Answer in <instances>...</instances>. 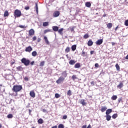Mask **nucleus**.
<instances>
[{"label": "nucleus", "instance_id": "nucleus-16", "mask_svg": "<svg viewBox=\"0 0 128 128\" xmlns=\"http://www.w3.org/2000/svg\"><path fill=\"white\" fill-rule=\"evenodd\" d=\"M107 110L106 106H102L100 110L102 112H105Z\"/></svg>", "mask_w": 128, "mask_h": 128}, {"label": "nucleus", "instance_id": "nucleus-2", "mask_svg": "<svg viewBox=\"0 0 128 128\" xmlns=\"http://www.w3.org/2000/svg\"><path fill=\"white\" fill-rule=\"evenodd\" d=\"M14 18H20L22 16V12L18 10H16L14 12Z\"/></svg>", "mask_w": 128, "mask_h": 128}, {"label": "nucleus", "instance_id": "nucleus-52", "mask_svg": "<svg viewBox=\"0 0 128 128\" xmlns=\"http://www.w3.org/2000/svg\"><path fill=\"white\" fill-rule=\"evenodd\" d=\"M40 40H40V38H38V40H37V42H40Z\"/></svg>", "mask_w": 128, "mask_h": 128}, {"label": "nucleus", "instance_id": "nucleus-21", "mask_svg": "<svg viewBox=\"0 0 128 128\" xmlns=\"http://www.w3.org/2000/svg\"><path fill=\"white\" fill-rule=\"evenodd\" d=\"M80 103L82 106H84V105L86 104L84 100H80Z\"/></svg>", "mask_w": 128, "mask_h": 128}, {"label": "nucleus", "instance_id": "nucleus-62", "mask_svg": "<svg viewBox=\"0 0 128 128\" xmlns=\"http://www.w3.org/2000/svg\"><path fill=\"white\" fill-rule=\"evenodd\" d=\"M112 45L114 46L115 45V43L114 42H112Z\"/></svg>", "mask_w": 128, "mask_h": 128}, {"label": "nucleus", "instance_id": "nucleus-3", "mask_svg": "<svg viewBox=\"0 0 128 128\" xmlns=\"http://www.w3.org/2000/svg\"><path fill=\"white\" fill-rule=\"evenodd\" d=\"M22 64H24V66H28L30 64V61L28 60H26V58H22L21 60Z\"/></svg>", "mask_w": 128, "mask_h": 128}, {"label": "nucleus", "instance_id": "nucleus-37", "mask_svg": "<svg viewBox=\"0 0 128 128\" xmlns=\"http://www.w3.org/2000/svg\"><path fill=\"white\" fill-rule=\"evenodd\" d=\"M29 35L32 36V29H31L29 31Z\"/></svg>", "mask_w": 128, "mask_h": 128}, {"label": "nucleus", "instance_id": "nucleus-61", "mask_svg": "<svg viewBox=\"0 0 128 128\" xmlns=\"http://www.w3.org/2000/svg\"><path fill=\"white\" fill-rule=\"evenodd\" d=\"M126 60H128V54L125 58Z\"/></svg>", "mask_w": 128, "mask_h": 128}, {"label": "nucleus", "instance_id": "nucleus-1", "mask_svg": "<svg viewBox=\"0 0 128 128\" xmlns=\"http://www.w3.org/2000/svg\"><path fill=\"white\" fill-rule=\"evenodd\" d=\"M22 90V85H14L13 86L12 88V92H20Z\"/></svg>", "mask_w": 128, "mask_h": 128}, {"label": "nucleus", "instance_id": "nucleus-9", "mask_svg": "<svg viewBox=\"0 0 128 128\" xmlns=\"http://www.w3.org/2000/svg\"><path fill=\"white\" fill-rule=\"evenodd\" d=\"M52 30L55 32H58V27L57 26H53L52 27Z\"/></svg>", "mask_w": 128, "mask_h": 128}, {"label": "nucleus", "instance_id": "nucleus-8", "mask_svg": "<svg viewBox=\"0 0 128 128\" xmlns=\"http://www.w3.org/2000/svg\"><path fill=\"white\" fill-rule=\"evenodd\" d=\"M10 16V14L8 13V11L5 10L4 14V18H6V16Z\"/></svg>", "mask_w": 128, "mask_h": 128}, {"label": "nucleus", "instance_id": "nucleus-35", "mask_svg": "<svg viewBox=\"0 0 128 128\" xmlns=\"http://www.w3.org/2000/svg\"><path fill=\"white\" fill-rule=\"evenodd\" d=\"M67 95L68 96H70L72 95V92L70 90H68L67 92Z\"/></svg>", "mask_w": 128, "mask_h": 128}, {"label": "nucleus", "instance_id": "nucleus-30", "mask_svg": "<svg viewBox=\"0 0 128 128\" xmlns=\"http://www.w3.org/2000/svg\"><path fill=\"white\" fill-rule=\"evenodd\" d=\"M72 80H73L74 81V80H75L76 79H77V78H78L76 77V75H75V74L73 75V76H72Z\"/></svg>", "mask_w": 128, "mask_h": 128}, {"label": "nucleus", "instance_id": "nucleus-4", "mask_svg": "<svg viewBox=\"0 0 128 128\" xmlns=\"http://www.w3.org/2000/svg\"><path fill=\"white\" fill-rule=\"evenodd\" d=\"M64 80V78L63 77L60 76V78H58V79L56 81V82L58 84H60L61 82H63Z\"/></svg>", "mask_w": 128, "mask_h": 128}, {"label": "nucleus", "instance_id": "nucleus-63", "mask_svg": "<svg viewBox=\"0 0 128 128\" xmlns=\"http://www.w3.org/2000/svg\"><path fill=\"white\" fill-rule=\"evenodd\" d=\"M118 26L116 27V29H115V30L116 31L117 30V29L118 28Z\"/></svg>", "mask_w": 128, "mask_h": 128}, {"label": "nucleus", "instance_id": "nucleus-32", "mask_svg": "<svg viewBox=\"0 0 128 128\" xmlns=\"http://www.w3.org/2000/svg\"><path fill=\"white\" fill-rule=\"evenodd\" d=\"M44 63H45L44 61L41 62L40 63V66H44Z\"/></svg>", "mask_w": 128, "mask_h": 128}, {"label": "nucleus", "instance_id": "nucleus-15", "mask_svg": "<svg viewBox=\"0 0 128 128\" xmlns=\"http://www.w3.org/2000/svg\"><path fill=\"white\" fill-rule=\"evenodd\" d=\"M112 112V109H108L106 110V115H110L109 114H110Z\"/></svg>", "mask_w": 128, "mask_h": 128}, {"label": "nucleus", "instance_id": "nucleus-5", "mask_svg": "<svg viewBox=\"0 0 128 128\" xmlns=\"http://www.w3.org/2000/svg\"><path fill=\"white\" fill-rule=\"evenodd\" d=\"M32 50V48L30 46H28V47L26 48L25 49V52H30Z\"/></svg>", "mask_w": 128, "mask_h": 128}, {"label": "nucleus", "instance_id": "nucleus-49", "mask_svg": "<svg viewBox=\"0 0 128 128\" xmlns=\"http://www.w3.org/2000/svg\"><path fill=\"white\" fill-rule=\"evenodd\" d=\"M36 96V94H34V92H32V98H34Z\"/></svg>", "mask_w": 128, "mask_h": 128}, {"label": "nucleus", "instance_id": "nucleus-57", "mask_svg": "<svg viewBox=\"0 0 128 128\" xmlns=\"http://www.w3.org/2000/svg\"><path fill=\"white\" fill-rule=\"evenodd\" d=\"M42 112H46L47 111H46V109H43V110H42Z\"/></svg>", "mask_w": 128, "mask_h": 128}, {"label": "nucleus", "instance_id": "nucleus-7", "mask_svg": "<svg viewBox=\"0 0 128 128\" xmlns=\"http://www.w3.org/2000/svg\"><path fill=\"white\" fill-rule=\"evenodd\" d=\"M102 42H103L102 39H100V40H97V41L96 42V44L97 45L100 46V45L101 44H102Z\"/></svg>", "mask_w": 128, "mask_h": 128}, {"label": "nucleus", "instance_id": "nucleus-42", "mask_svg": "<svg viewBox=\"0 0 128 128\" xmlns=\"http://www.w3.org/2000/svg\"><path fill=\"white\" fill-rule=\"evenodd\" d=\"M55 97H56V98H58L60 97V95L59 94H55Z\"/></svg>", "mask_w": 128, "mask_h": 128}, {"label": "nucleus", "instance_id": "nucleus-27", "mask_svg": "<svg viewBox=\"0 0 128 128\" xmlns=\"http://www.w3.org/2000/svg\"><path fill=\"white\" fill-rule=\"evenodd\" d=\"M117 98H118V96H113L112 97L111 99L113 100H116Z\"/></svg>", "mask_w": 128, "mask_h": 128}, {"label": "nucleus", "instance_id": "nucleus-25", "mask_svg": "<svg viewBox=\"0 0 128 128\" xmlns=\"http://www.w3.org/2000/svg\"><path fill=\"white\" fill-rule=\"evenodd\" d=\"M38 123L40 124H42L44 123V120L42 118H40L38 120Z\"/></svg>", "mask_w": 128, "mask_h": 128}, {"label": "nucleus", "instance_id": "nucleus-33", "mask_svg": "<svg viewBox=\"0 0 128 128\" xmlns=\"http://www.w3.org/2000/svg\"><path fill=\"white\" fill-rule=\"evenodd\" d=\"M42 26H48V22H44Z\"/></svg>", "mask_w": 128, "mask_h": 128}, {"label": "nucleus", "instance_id": "nucleus-43", "mask_svg": "<svg viewBox=\"0 0 128 128\" xmlns=\"http://www.w3.org/2000/svg\"><path fill=\"white\" fill-rule=\"evenodd\" d=\"M124 24L126 26H128V20L125 21Z\"/></svg>", "mask_w": 128, "mask_h": 128}, {"label": "nucleus", "instance_id": "nucleus-24", "mask_svg": "<svg viewBox=\"0 0 128 128\" xmlns=\"http://www.w3.org/2000/svg\"><path fill=\"white\" fill-rule=\"evenodd\" d=\"M112 26V23H109L107 24V28L109 29L111 28Z\"/></svg>", "mask_w": 128, "mask_h": 128}, {"label": "nucleus", "instance_id": "nucleus-59", "mask_svg": "<svg viewBox=\"0 0 128 128\" xmlns=\"http://www.w3.org/2000/svg\"><path fill=\"white\" fill-rule=\"evenodd\" d=\"M16 63V62H11V66H12L14 64H15Z\"/></svg>", "mask_w": 128, "mask_h": 128}, {"label": "nucleus", "instance_id": "nucleus-56", "mask_svg": "<svg viewBox=\"0 0 128 128\" xmlns=\"http://www.w3.org/2000/svg\"><path fill=\"white\" fill-rule=\"evenodd\" d=\"M94 52V51L92 50V51L90 52V54L92 55Z\"/></svg>", "mask_w": 128, "mask_h": 128}, {"label": "nucleus", "instance_id": "nucleus-31", "mask_svg": "<svg viewBox=\"0 0 128 128\" xmlns=\"http://www.w3.org/2000/svg\"><path fill=\"white\" fill-rule=\"evenodd\" d=\"M70 50V48H69V47H67L66 50H65V52H66V53H68Z\"/></svg>", "mask_w": 128, "mask_h": 128}, {"label": "nucleus", "instance_id": "nucleus-6", "mask_svg": "<svg viewBox=\"0 0 128 128\" xmlns=\"http://www.w3.org/2000/svg\"><path fill=\"white\" fill-rule=\"evenodd\" d=\"M60 14V13L58 11H56L53 14V16L54 18H56V17L58 16Z\"/></svg>", "mask_w": 128, "mask_h": 128}, {"label": "nucleus", "instance_id": "nucleus-36", "mask_svg": "<svg viewBox=\"0 0 128 128\" xmlns=\"http://www.w3.org/2000/svg\"><path fill=\"white\" fill-rule=\"evenodd\" d=\"M88 37H89V36H88V34H84V39H86V38H88Z\"/></svg>", "mask_w": 128, "mask_h": 128}, {"label": "nucleus", "instance_id": "nucleus-10", "mask_svg": "<svg viewBox=\"0 0 128 128\" xmlns=\"http://www.w3.org/2000/svg\"><path fill=\"white\" fill-rule=\"evenodd\" d=\"M124 86V84L122 82H120V84L117 86V88L119 89H121Z\"/></svg>", "mask_w": 128, "mask_h": 128}, {"label": "nucleus", "instance_id": "nucleus-51", "mask_svg": "<svg viewBox=\"0 0 128 128\" xmlns=\"http://www.w3.org/2000/svg\"><path fill=\"white\" fill-rule=\"evenodd\" d=\"M94 66H95V67L96 68H98L99 66V65L98 64H96Z\"/></svg>", "mask_w": 128, "mask_h": 128}, {"label": "nucleus", "instance_id": "nucleus-29", "mask_svg": "<svg viewBox=\"0 0 128 128\" xmlns=\"http://www.w3.org/2000/svg\"><path fill=\"white\" fill-rule=\"evenodd\" d=\"M118 115L117 114H114L112 116V118H114V119H115L117 117H118Z\"/></svg>", "mask_w": 128, "mask_h": 128}, {"label": "nucleus", "instance_id": "nucleus-41", "mask_svg": "<svg viewBox=\"0 0 128 128\" xmlns=\"http://www.w3.org/2000/svg\"><path fill=\"white\" fill-rule=\"evenodd\" d=\"M18 28H26V27L24 26H22V25H20L19 26H18Z\"/></svg>", "mask_w": 128, "mask_h": 128}, {"label": "nucleus", "instance_id": "nucleus-34", "mask_svg": "<svg viewBox=\"0 0 128 128\" xmlns=\"http://www.w3.org/2000/svg\"><path fill=\"white\" fill-rule=\"evenodd\" d=\"M62 74L66 78L67 76L66 71L63 72Z\"/></svg>", "mask_w": 128, "mask_h": 128}, {"label": "nucleus", "instance_id": "nucleus-22", "mask_svg": "<svg viewBox=\"0 0 128 128\" xmlns=\"http://www.w3.org/2000/svg\"><path fill=\"white\" fill-rule=\"evenodd\" d=\"M80 63H77L74 66V68H80Z\"/></svg>", "mask_w": 128, "mask_h": 128}, {"label": "nucleus", "instance_id": "nucleus-60", "mask_svg": "<svg viewBox=\"0 0 128 128\" xmlns=\"http://www.w3.org/2000/svg\"><path fill=\"white\" fill-rule=\"evenodd\" d=\"M87 128H91V126H90V124H89V125L88 126Z\"/></svg>", "mask_w": 128, "mask_h": 128}, {"label": "nucleus", "instance_id": "nucleus-19", "mask_svg": "<svg viewBox=\"0 0 128 128\" xmlns=\"http://www.w3.org/2000/svg\"><path fill=\"white\" fill-rule=\"evenodd\" d=\"M76 62L74 60H70V62H69V64H70V65H73Z\"/></svg>", "mask_w": 128, "mask_h": 128}, {"label": "nucleus", "instance_id": "nucleus-26", "mask_svg": "<svg viewBox=\"0 0 128 128\" xmlns=\"http://www.w3.org/2000/svg\"><path fill=\"white\" fill-rule=\"evenodd\" d=\"M7 118H14V116H12V114H8L7 116Z\"/></svg>", "mask_w": 128, "mask_h": 128}, {"label": "nucleus", "instance_id": "nucleus-58", "mask_svg": "<svg viewBox=\"0 0 128 128\" xmlns=\"http://www.w3.org/2000/svg\"><path fill=\"white\" fill-rule=\"evenodd\" d=\"M82 128H86V125H84Z\"/></svg>", "mask_w": 128, "mask_h": 128}, {"label": "nucleus", "instance_id": "nucleus-50", "mask_svg": "<svg viewBox=\"0 0 128 128\" xmlns=\"http://www.w3.org/2000/svg\"><path fill=\"white\" fill-rule=\"evenodd\" d=\"M86 54L85 52L82 51V56H84V54Z\"/></svg>", "mask_w": 128, "mask_h": 128}, {"label": "nucleus", "instance_id": "nucleus-44", "mask_svg": "<svg viewBox=\"0 0 128 128\" xmlns=\"http://www.w3.org/2000/svg\"><path fill=\"white\" fill-rule=\"evenodd\" d=\"M24 10H30V6H25Z\"/></svg>", "mask_w": 128, "mask_h": 128}, {"label": "nucleus", "instance_id": "nucleus-17", "mask_svg": "<svg viewBox=\"0 0 128 128\" xmlns=\"http://www.w3.org/2000/svg\"><path fill=\"white\" fill-rule=\"evenodd\" d=\"M44 40L46 44H50V42H48V38H46V36L44 37Z\"/></svg>", "mask_w": 128, "mask_h": 128}, {"label": "nucleus", "instance_id": "nucleus-48", "mask_svg": "<svg viewBox=\"0 0 128 128\" xmlns=\"http://www.w3.org/2000/svg\"><path fill=\"white\" fill-rule=\"evenodd\" d=\"M122 100V98H120L118 100V103H120Z\"/></svg>", "mask_w": 128, "mask_h": 128}, {"label": "nucleus", "instance_id": "nucleus-12", "mask_svg": "<svg viewBox=\"0 0 128 128\" xmlns=\"http://www.w3.org/2000/svg\"><path fill=\"white\" fill-rule=\"evenodd\" d=\"M93 44H94V42H92V41L91 40H90L88 42V45L89 46H92Z\"/></svg>", "mask_w": 128, "mask_h": 128}, {"label": "nucleus", "instance_id": "nucleus-54", "mask_svg": "<svg viewBox=\"0 0 128 128\" xmlns=\"http://www.w3.org/2000/svg\"><path fill=\"white\" fill-rule=\"evenodd\" d=\"M36 40V36L33 37V40Z\"/></svg>", "mask_w": 128, "mask_h": 128}, {"label": "nucleus", "instance_id": "nucleus-28", "mask_svg": "<svg viewBox=\"0 0 128 128\" xmlns=\"http://www.w3.org/2000/svg\"><path fill=\"white\" fill-rule=\"evenodd\" d=\"M116 68L117 70L119 71L120 70V66H119L118 64H116Z\"/></svg>", "mask_w": 128, "mask_h": 128}, {"label": "nucleus", "instance_id": "nucleus-14", "mask_svg": "<svg viewBox=\"0 0 128 128\" xmlns=\"http://www.w3.org/2000/svg\"><path fill=\"white\" fill-rule=\"evenodd\" d=\"M105 117L106 118V120L108 121H110L111 119V118H112V116L110 114H106Z\"/></svg>", "mask_w": 128, "mask_h": 128}, {"label": "nucleus", "instance_id": "nucleus-23", "mask_svg": "<svg viewBox=\"0 0 128 128\" xmlns=\"http://www.w3.org/2000/svg\"><path fill=\"white\" fill-rule=\"evenodd\" d=\"M76 48V44L72 46V50L74 51Z\"/></svg>", "mask_w": 128, "mask_h": 128}, {"label": "nucleus", "instance_id": "nucleus-55", "mask_svg": "<svg viewBox=\"0 0 128 128\" xmlns=\"http://www.w3.org/2000/svg\"><path fill=\"white\" fill-rule=\"evenodd\" d=\"M51 128H58V126H52Z\"/></svg>", "mask_w": 128, "mask_h": 128}, {"label": "nucleus", "instance_id": "nucleus-39", "mask_svg": "<svg viewBox=\"0 0 128 128\" xmlns=\"http://www.w3.org/2000/svg\"><path fill=\"white\" fill-rule=\"evenodd\" d=\"M38 54V53L34 51L32 52V56H36V54Z\"/></svg>", "mask_w": 128, "mask_h": 128}, {"label": "nucleus", "instance_id": "nucleus-46", "mask_svg": "<svg viewBox=\"0 0 128 128\" xmlns=\"http://www.w3.org/2000/svg\"><path fill=\"white\" fill-rule=\"evenodd\" d=\"M24 80H26V82H28V77H25V78H24Z\"/></svg>", "mask_w": 128, "mask_h": 128}, {"label": "nucleus", "instance_id": "nucleus-18", "mask_svg": "<svg viewBox=\"0 0 128 128\" xmlns=\"http://www.w3.org/2000/svg\"><path fill=\"white\" fill-rule=\"evenodd\" d=\"M36 14H38V3H36Z\"/></svg>", "mask_w": 128, "mask_h": 128}, {"label": "nucleus", "instance_id": "nucleus-38", "mask_svg": "<svg viewBox=\"0 0 128 128\" xmlns=\"http://www.w3.org/2000/svg\"><path fill=\"white\" fill-rule=\"evenodd\" d=\"M52 32V31L50 30H44V34H46L47 32Z\"/></svg>", "mask_w": 128, "mask_h": 128}, {"label": "nucleus", "instance_id": "nucleus-11", "mask_svg": "<svg viewBox=\"0 0 128 128\" xmlns=\"http://www.w3.org/2000/svg\"><path fill=\"white\" fill-rule=\"evenodd\" d=\"M16 70L19 72H22V70H24V68H22V66H18L16 68Z\"/></svg>", "mask_w": 128, "mask_h": 128}, {"label": "nucleus", "instance_id": "nucleus-40", "mask_svg": "<svg viewBox=\"0 0 128 128\" xmlns=\"http://www.w3.org/2000/svg\"><path fill=\"white\" fill-rule=\"evenodd\" d=\"M58 128H64V126L62 124H60L58 126Z\"/></svg>", "mask_w": 128, "mask_h": 128}, {"label": "nucleus", "instance_id": "nucleus-13", "mask_svg": "<svg viewBox=\"0 0 128 128\" xmlns=\"http://www.w3.org/2000/svg\"><path fill=\"white\" fill-rule=\"evenodd\" d=\"M63 30H64V28H61L60 30H58V33L59 34H60V35L62 36V34H63L62 32H63Z\"/></svg>", "mask_w": 128, "mask_h": 128}, {"label": "nucleus", "instance_id": "nucleus-53", "mask_svg": "<svg viewBox=\"0 0 128 128\" xmlns=\"http://www.w3.org/2000/svg\"><path fill=\"white\" fill-rule=\"evenodd\" d=\"M30 96H32V91H31L30 92Z\"/></svg>", "mask_w": 128, "mask_h": 128}, {"label": "nucleus", "instance_id": "nucleus-45", "mask_svg": "<svg viewBox=\"0 0 128 128\" xmlns=\"http://www.w3.org/2000/svg\"><path fill=\"white\" fill-rule=\"evenodd\" d=\"M67 118H68L67 116L64 115V116H62V119L66 120V119Z\"/></svg>", "mask_w": 128, "mask_h": 128}, {"label": "nucleus", "instance_id": "nucleus-47", "mask_svg": "<svg viewBox=\"0 0 128 128\" xmlns=\"http://www.w3.org/2000/svg\"><path fill=\"white\" fill-rule=\"evenodd\" d=\"M90 84H91V85H92V86H94V81H92V82H90Z\"/></svg>", "mask_w": 128, "mask_h": 128}, {"label": "nucleus", "instance_id": "nucleus-64", "mask_svg": "<svg viewBox=\"0 0 128 128\" xmlns=\"http://www.w3.org/2000/svg\"><path fill=\"white\" fill-rule=\"evenodd\" d=\"M106 14H104L102 16L103 17H106Z\"/></svg>", "mask_w": 128, "mask_h": 128}, {"label": "nucleus", "instance_id": "nucleus-20", "mask_svg": "<svg viewBox=\"0 0 128 128\" xmlns=\"http://www.w3.org/2000/svg\"><path fill=\"white\" fill-rule=\"evenodd\" d=\"M85 5L88 8H90L91 6V4L90 2H87L85 4Z\"/></svg>", "mask_w": 128, "mask_h": 128}]
</instances>
